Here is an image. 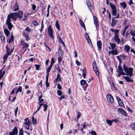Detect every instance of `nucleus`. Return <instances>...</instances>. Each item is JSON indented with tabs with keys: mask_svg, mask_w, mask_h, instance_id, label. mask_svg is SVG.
<instances>
[{
	"mask_svg": "<svg viewBox=\"0 0 135 135\" xmlns=\"http://www.w3.org/2000/svg\"><path fill=\"white\" fill-rule=\"evenodd\" d=\"M18 133V129L16 127H15L12 131L9 132L10 135H17Z\"/></svg>",
	"mask_w": 135,
	"mask_h": 135,
	"instance_id": "9b49d317",
	"label": "nucleus"
},
{
	"mask_svg": "<svg viewBox=\"0 0 135 135\" xmlns=\"http://www.w3.org/2000/svg\"><path fill=\"white\" fill-rule=\"evenodd\" d=\"M97 44L98 49L99 50L102 48V41L100 40L98 41H97Z\"/></svg>",
	"mask_w": 135,
	"mask_h": 135,
	"instance_id": "6ab92c4d",
	"label": "nucleus"
},
{
	"mask_svg": "<svg viewBox=\"0 0 135 135\" xmlns=\"http://www.w3.org/2000/svg\"><path fill=\"white\" fill-rule=\"evenodd\" d=\"M119 32V30H115L114 33H115L114 36H118V33Z\"/></svg>",
	"mask_w": 135,
	"mask_h": 135,
	"instance_id": "09e8293b",
	"label": "nucleus"
},
{
	"mask_svg": "<svg viewBox=\"0 0 135 135\" xmlns=\"http://www.w3.org/2000/svg\"><path fill=\"white\" fill-rule=\"evenodd\" d=\"M55 61L54 60V59L53 57L52 58L51 60V65L53 66V64L54 63Z\"/></svg>",
	"mask_w": 135,
	"mask_h": 135,
	"instance_id": "864d4df0",
	"label": "nucleus"
},
{
	"mask_svg": "<svg viewBox=\"0 0 135 135\" xmlns=\"http://www.w3.org/2000/svg\"><path fill=\"white\" fill-rule=\"evenodd\" d=\"M32 23L35 26H37L38 25V23L35 20H34L32 22Z\"/></svg>",
	"mask_w": 135,
	"mask_h": 135,
	"instance_id": "49530a36",
	"label": "nucleus"
},
{
	"mask_svg": "<svg viewBox=\"0 0 135 135\" xmlns=\"http://www.w3.org/2000/svg\"><path fill=\"white\" fill-rule=\"evenodd\" d=\"M63 57H61V56H59L58 57V62L59 63H60L61 61L62 60V58Z\"/></svg>",
	"mask_w": 135,
	"mask_h": 135,
	"instance_id": "3c124183",
	"label": "nucleus"
},
{
	"mask_svg": "<svg viewBox=\"0 0 135 135\" xmlns=\"http://www.w3.org/2000/svg\"><path fill=\"white\" fill-rule=\"evenodd\" d=\"M93 20L96 29L97 30H98L99 27L98 21L95 16H93Z\"/></svg>",
	"mask_w": 135,
	"mask_h": 135,
	"instance_id": "6e6552de",
	"label": "nucleus"
},
{
	"mask_svg": "<svg viewBox=\"0 0 135 135\" xmlns=\"http://www.w3.org/2000/svg\"><path fill=\"white\" fill-rule=\"evenodd\" d=\"M14 40V37L12 35V36H11V37L10 38L9 42L8 43L9 44H10Z\"/></svg>",
	"mask_w": 135,
	"mask_h": 135,
	"instance_id": "58836bf2",
	"label": "nucleus"
},
{
	"mask_svg": "<svg viewBox=\"0 0 135 135\" xmlns=\"http://www.w3.org/2000/svg\"><path fill=\"white\" fill-rule=\"evenodd\" d=\"M123 78L125 79L126 80V81L128 82H133V80L131 78H129L128 76H123Z\"/></svg>",
	"mask_w": 135,
	"mask_h": 135,
	"instance_id": "ddd939ff",
	"label": "nucleus"
},
{
	"mask_svg": "<svg viewBox=\"0 0 135 135\" xmlns=\"http://www.w3.org/2000/svg\"><path fill=\"white\" fill-rule=\"evenodd\" d=\"M18 107H17L16 108V109L15 110V116H16L17 115V113L18 110Z\"/></svg>",
	"mask_w": 135,
	"mask_h": 135,
	"instance_id": "bf43d9fd",
	"label": "nucleus"
},
{
	"mask_svg": "<svg viewBox=\"0 0 135 135\" xmlns=\"http://www.w3.org/2000/svg\"><path fill=\"white\" fill-rule=\"evenodd\" d=\"M86 3L90 11H91V10L93 9L92 5L91 4L90 2L89 1H86Z\"/></svg>",
	"mask_w": 135,
	"mask_h": 135,
	"instance_id": "a211bd4d",
	"label": "nucleus"
},
{
	"mask_svg": "<svg viewBox=\"0 0 135 135\" xmlns=\"http://www.w3.org/2000/svg\"><path fill=\"white\" fill-rule=\"evenodd\" d=\"M20 42L21 45L22 46V49H23L26 48L25 50V51L27 49L26 48H28V47L29 45L23 40H21L20 41Z\"/></svg>",
	"mask_w": 135,
	"mask_h": 135,
	"instance_id": "0eeeda50",
	"label": "nucleus"
},
{
	"mask_svg": "<svg viewBox=\"0 0 135 135\" xmlns=\"http://www.w3.org/2000/svg\"><path fill=\"white\" fill-rule=\"evenodd\" d=\"M32 120L33 124L35 125L36 123V120L33 117H32Z\"/></svg>",
	"mask_w": 135,
	"mask_h": 135,
	"instance_id": "ea45409f",
	"label": "nucleus"
},
{
	"mask_svg": "<svg viewBox=\"0 0 135 135\" xmlns=\"http://www.w3.org/2000/svg\"><path fill=\"white\" fill-rule=\"evenodd\" d=\"M7 17V19L6 22V24L7 25L8 29L10 30H11L13 26V25L11 22V21H12L11 19H12V18L9 14L8 15Z\"/></svg>",
	"mask_w": 135,
	"mask_h": 135,
	"instance_id": "20e7f679",
	"label": "nucleus"
},
{
	"mask_svg": "<svg viewBox=\"0 0 135 135\" xmlns=\"http://www.w3.org/2000/svg\"><path fill=\"white\" fill-rule=\"evenodd\" d=\"M56 26L58 30L60 29V26L59 23V22L58 20H57L56 21Z\"/></svg>",
	"mask_w": 135,
	"mask_h": 135,
	"instance_id": "7c9ffc66",
	"label": "nucleus"
},
{
	"mask_svg": "<svg viewBox=\"0 0 135 135\" xmlns=\"http://www.w3.org/2000/svg\"><path fill=\"white\" fill-rule=\"evenodd\" d=\"M110 45L112 49H114L115 47L116 44H114L111 43H110Z\"/></svg>",
	"mask_w": 135,
	"mask_h": 135,
	"instance_id": "4c0bfd02",
	"label": "nucleus"
},
{
	"mask_svg": "<svg viewBox=\"0 0 135 135\" xmlns=\"http://www.w3.org/2000/svg\"><path fill=\"white\" fill-rule=\"evenodd\" d=\"M107 98L108 102L111 103H113L114 102L113 97L110 94L107 95Z\"/></svg>",
	"mask_w": 135,
	"mask_h": 135,
	"instance_id": "9d476101",
	"label": "nucleus"
},
{
	"mask_svg": "<svg viewBox=\"0 0 135 135\" xmlns=\"http://www.w3.org/2000/svg\"><path fill=\"white\" fill-rule=\"evenodd\" d=\"M0 38L1 39V40L2 42H4L5 41V38L4 37V36H2Z\"/></svg>",
	"mask_w": 135,
	"mask_h": 135,
	"instance_id": "13d9d810",
	"label": "nucleus"
},
{
	"mask_svg": "<svg viewBox=\"0 0 135 135\" xmlns=\"http://www.w3.org/2000/svg\"><path fill=\"white\" fill-rule=\"evenodd\" d=\"M42 97V94H41V95H40L39 97V99H38V101L39 102V107H41L42 105H44V104H43V103H40L43 102L44 100V99H41V98Z\"/></svg>",
	"mask_w": 135,
	"mask_h": 135,
	"instance_id": "4468645a",
	"label": "nucleus"
},
{
	"mask_svg": "<svg viewBox=\"0 0 135 135\" xmlns=\"http://www.w3.org/2000/svg\"><path fill=\"white\" fill-rule=\"evenodd\" d=\"M120 6L123 7V8L124 9L125 8L127 7V5L126 3L124 2L121 3L120 4Z\"/></svg>",
	"mask_w": 135,
	"mask_h": 135,
	"instance_id": "cd10ccee",
	"label": "nucleus"
},
{
	"mask_svg": "<svg viewBox=\"0 0 135 135\" xmlns=\"http://www.w3.org/2000/svg\"><path fill=\"white\" fill-rule=\"evenodd\" d=\"M83 74L82 75L84 78H85L86 75V68L85 67L84 68L82 71Z\"/></svg>",
	"mask_w": 135,
	"mask_h": 135,
	"instance_id": "4be33fe9",
	"label": "nucleus"
},
{
	"mask_svg": "<svg viewBox=\"0 0 135 135\" xmlns=\"http://www.w3.org/2000/svg\"><path fill=\"white\" fill-rule=\"evenodd\" d=\"M23 36L24 37L26 41H28L30 40V38L28 36V34L25 32H24L22 34Z\"/></svg>",
	"mask_w": 135,
	"mask_h": 135,
	"instance_id": "2eb2a0df",
	"label": "nucleus"
},
{
	"mask_svg": "<svg viewBox=\"0 0 135 135\" xmlns=\"http://www.w3.org/2000/svg\"><path fill=\"white\" fill-rule=\"evenodd\" d=\"M85 36L86 40L88 39V40H89V39H90V38L89 35L87 33H85Z\"/></svg>",
	"mask_w": 135,
	"mask_h": 135,
	"instance_id": "37998d69",
	"label": "nucleus"
},
{
	"mask_svg": "<svg viewBox=\"0 0 135 135\" xmlns=\"http://www.w3.org/2000/svg\"><path fill=\"white\" fill-rule=\"evenodd\" d=\"M58 39L59 41L63 45H65V44L64 42L62 40L61 38L60 37L59 35H58Z\"/></svg>",
	"mask_w": 135,
	"mask_h": 135,
	"instance_id": "72a5a7b5",
	"label": "nucleus"
},
{
	"mask_svg": "<svg viewBox=\"0 0 135 135\" xmlns=\"http://www.w3.org/2000/svg\"><path fill=\"white\" fill-rule=\"evenodd\" d=\"M48 34L49 37L52 39H54L53 36V30L52 29L51 25L49 26L48 28Z\"/></svg>",
	"mask_w": 135,
	"mask_h": 135,
	"instance_id": "39448f33",
	"label": "nucleus"
},
{
	"mask_svg": "<svg viewBox=\"0 0 135 135\" xmlns=\"http://www.w3.org/2000/svg\"><path fill=\"white\" fill-rule=\"evenodd\" d=\"M86 40L87 41L88 43V44H89V45H90V47L92 46V45L91 42V41L90 39H89V40H88V39L87 40Z\"/></svg>",
	"mask_w": 135,
	"mask_h": 135,
	"instance_id": "8fccbe9b",
	"label": "nucleus"
},
{
	"mask_svg": "<svg viewBox=\"0 0 135 135\" xmlns=\"http://www.w3.org/2000/svg\"><path fill=\"white\" fill-rule=\"evenodd\" d=\"M123 68L124 71L126 73V75L131 77L133 75V68L129 67V68L125 64L123 65Z\"/></svg>",
	"mask_w": 135,
	"mask_h": 135,
	"instance_id": "f03ea898",
	"label": "nucleus"
},
{
	"mask_svg": "<svg viewBox=\"0 0 135 135\" xmlns=\"http://www.w3.org/2000/svg\"><path fill=\"white\" fill-rule=\"evenodd\" d=\"M79 23L81 26L85 30H86V28L85 27V25L83 21L81 20H80L79 21Z\"/></svg>",
	"mask_w": 135,
	"mask_h": 135,
	"instance_id": "393cba45",
	"label": "nucleus"
},
{
	"mask_svg": "<svg viewBox=\"0 0 135 135\" xmlns=\"http://www.w3.org/2000/svg\"><path fill=\"white\" fill-rule=\"evenodd\" d=\"M81 115V114L80 113H78L77 117V118L79 119V118L80 117Z\"/></svg>",
	"mask_w": 135,
	"mask_h": 135,
	"instance_id": "69168bd1",
	"label": "nucleus"
},
{
	"mask_svg": "<svg viewBox=\"0 0 135 135\" xmlns=\"http://www.w3.org/2000/svg\"><path fill=\"white\" fill-rule=\"evenodd\" d=\"M109 4L110 5V7L111 8L112 10L116 9L115 6L114 5L113 3H110Z\"/></svg>",
	"mask_w": 135,
	"mask_h": 135,
	"instance_id": "473e14b6",
	"label": "nucleus"
},
{
	"mask_svg": "<svg viewBox=\"0 0 135 135\" xmlns=\"http://www.w3.org/2000/svg\"><path fill=\"white\" fill-rule=\"evenodd\" d=\"M118 70H119V71L118 72H120V73H121L122 74H126L123 71V69L122 68V67L121 66L120 64H119V65L118 66Z\"/></svg>",
	"mask_w": 135,
	"mask_h": 135,
	"instance_id": "dca6fc26",
	"label": "nucleus"
},
{
	"mask_svg": "<svg viewBox=\"0 0 135 135\" xmlns=\"http://www.w3.org/2000/svg\"><path fill=\"white\" fill-rule=\"evenodd\" d=\"M44 27V25H43L42 24V25H41V28L40 30V31L41 32H42V31Z\"/></svg>",
	"mask_w": 135,
	"mask_h": 135,
	"instance_id": "680f3d73",
	"label": "nucleus"
},
{
	"mask_svg": "<svg viewBox=\"0 0 135 135\" xmlns=\"http://www.w3.org/2000/svg\"><path fill=\"white\" fill-rule=\"evenodd\" d=\"M90 133L92 135H97L96 132L94 131H91L90 132Z\"/></svg>",
	"mask_w": 135,
	"mask_h": 135,
	"instance_id": "de8ad7c7",
	"label": "nucleus"
},
{
	"mask_svg": "<svg viewBox=\"0 0 135 135\" xmlns=\"http://www.w3.org/2000/svg\"><path fill=\"white\" fill-rule=\"evenodd\" d=\"M6 48L7 50V53L6 54L4 55L3 57V63H4L5 61L7 60L8 56L11 54L12 52L13 51V50H11V51H10V49L8 48L7 45L6 46Z\"/></svg>",
	"mask_w": 135,
	"mask_h": 135,
	"instance_id": "7ed1b4c3",
	"label": "nucleus"
},
{
	"mask_svg": "<svg viewBox=\"0 0 135 135\" xmlns=\"http://www.w3.org/2000/svg\"><path fill=\"white\" fill-rule=\"evenodd\" d=\"M130 47L127 45H126L124 47V49L126 52H128L130 49Z\"/></svg>",
	"mask_w": 135,
	"mask_h": 135,
	"instance_id": "f3484780",
	"label": "nucleus"
},
{
	"mask_svg": "<svg viewBox=\"0 0 135 135\" xmlns=\"http://www.w3.org/2000/svg\"><path fill=\"white\" fill-rule=\"evenodd\" d=\"M23 131L22 129H21L19 131V135H23Z\"/></svg>",
	"mask_w": 135,
	"mask_h": 135,
	"instance_id": "a18cd8bd",
	"label": "nucleus"
},
{
	"mask_svg": "<svg viewBox=\"0 0 135 135\" xmlns=\"http://www.w3.org/2000/svg\"><path fill=\"white\" fill-rule=\"evenodd\" d=\"M111 53L113 55H116L118 54L117 51L116 50H112Z\"/></svg>",
	"mask_w": 135,
	"mask_h": 135,
	"instance_id": "2f4dec72",
	"label": "nucleus"
},
{
	"mask_svg": "<svg viewBox=\"0 0 135 135\" xmlns=\"http://www.w3.org/2000/svg\"><path fill=\"white\" fill-rule=\"evenodd\" d=\"M106 122L110 126L112 125V124L113 123L112 120H110L109 119H107L106 120Z\"/></svg>",
	"mask_w": 135,
	"mask_h": 135,
	"instance_id": "c756f323",
	"label": "nucleus"
},
{
	"mask_svg": "<svg viewBox=\"0 0 135 135\" xmlns=\"http://www.w3.org/2000/svg\"><path fill=\"white\" fill-rule=\"evenodd\" d=\"M128 25L125 27L124 30L122 32V36H124L126 30L128 28Z\"/></svg>",
	"mask_w": 135,
	"mask_h": 135,
	"instance_id": "b1692460",
	"label": "nucleus"
},
{
	"mask_svg": "<svg viewBox=\"0 0 135 135\" xmlns=\"http://www.w3.org/2000/svg\"><path fill=\"white\" fill-rule=\"evenodd\" d=\"M117 59L119 61V62L121 63L122 62L121 59L120 58L119 56H117Z\"/></svg>",
	"mask_w": 135,
	"mask_h": 135,
	"instance_id": "338daca9",
	"label": "nucleus"
},
{
	"mask_svg": "<svg viewBox=\"0 0 135 135\" xmlns=\"http://www.w3.org/2000/svg\"><path fill=\"white\" fill-rule=\"evenodd\" d=\"M14 8L13 11H16L18 10L19 9L18 4L17 3H16L14 5L13 7Z\"/></svg>",
	"mask_w": 135,
	"mask_h": 135,
	"instance_id": "aec40b11",
	"label": "nucleus"
},
{
	"mask_svg": "<svg viewBox=\"0 0 135 135\" xmlns=\"http://www.w3.org/2000/svg\"><path fill=\"white\" fill-rule=\"evenodd\" d=\"M130 33L132 35V36L134 37L135 36V31L131 30L130 32Z\"/></svg>",
	"mask_w": 135,
	"mask_h": 135,
	"instance_id": "f704fd0d",
	"label": "nucleus"
},
{
	"mask_svg": "<svg viewBox=\"0 0 135 135\" xmlns=\"http://www.w3.org/2000/svg\"><path fill=\"white\" fill-rule=\"evenodd\" d=\"M116 24V20H115L113 18H112V24L111 25V26L112 27H114V26Z\"/></svg>",
	"mask_w": 135,
	"mask_h": 135,
	"instance_id": "412c9836",
	"label": "nucleus"
},
{
	"mask_svg": "<svg viewBox=\"0 0 135 135\" xmlns=\"http://www.w3.org/2000/svg\"><path fill=\"white\" fill-rule=\"evenodd\" d=\"M57 92L58 95L59 96H61L62 94L61 91L60 90H58Z\"/></svg>",
	"mask_w": 135,
	"mask_h": 135,
	"instance_id": "5fc2aeb1",
	"label": "nucleus"
},
{
	"mask_svg": "<svg viewBox=\"0 0 135 135\" xmlns=\"http://www.w3.org/2000/svg\"><path fill=\"white\" fill-rule=\"evenodd\" d=\"M47 107L48 106L47 105L45 104L44 105V111L45 112L47 110Z\"/></svg>",
	"mask_w": 135,
	"mask_h": 135,
	"instance_id": "4d7b16f0",
	"label": "nucleus"
},
{
	"mask_svg": "<svg viewBox=\"0 0 135 135\" xmlns=\"http://www.w3.org/2000/svg\"><path fill=\"white\" fill-rule=\"evenodd\" d=\"M93 68L94 72L98 76H99V73L97 69V66L96 62L94 61L93 63Z\"/></svg>",
	"mask_w": 135,
	"mask_h": 135,
	"instance_id": "423d86ee",
	"label": "nucleus"
},
{
	"mask_svg": "<svg viewBox=\"0 0 135 135\" xmlns=\"http://www.w3.org/2000/svg\"><path fill=\"white\" fill-rule=\"evenodd\" d=\"M52 66V65H50V66L48 68L47 70V72H50Z\"/></svg>",
	"mask_w": 135,
	"mask_h": 135,
	"instance_id": "603ef678",
	"label": "nucleus"
},
{
	"mask_svg": "<svg viewBox=\"0 0 135 135\" xmlns=\"http://www.w3.org/2000/svg\"><path fill=\"white\" fill-rule=\"evenodd\" d=\"M86 83V82L84 80H81L80 81V84L81 85H84Z\"/></svg>",
	"mask_w": 135,
	"mask_h": 135,
	"instance_id": "c03bdc74",
	"label": "nucleus"
},
{
	"mask_svg": "<svg viewBox=\"0 0 135 135\" xmlns=\"http://www.w3.org/2000/svg\"><path fill=\"white\" fill-rule=\"evenodd\" d=\"M76 64L78 66H80V63L78 61H76Z\"/></svg>",
	"mask_w": 135,
	"mask_h": 135,
	"instance_id": "774afa93",
	"label": "nucleus"
},
{
	"mask_svg": "<svg viewBox=\"0 0 135 135\" xmlns=\"http://www.w3.org/2000/svg\"><path fill=\"white\" fill-rule=\"evenodd\" d=\"M23 14V13L22 11H19L17 13H13L9 14L12 17V19L16 21L17 18H19L21 19Z\"/></svg>",
	"mask_w": 135,
	"mask_h": 135,
	"instance_id": "f257e3e1",
	"label": "nucleus"
},
{
	"mask_svg": "<svg viewBox=\"0 0 135 135\" xmlns=\"http://www.w3.org/2000/svg\"><path fill=\"white\" fill-rule=\"evenodd\" d=\"M63 52L61 49L59 48L58 50V55L59 56L63 57Z\"/></svg>",
	"mask_w": 135,
	"mask_h": 135,
	"instance_id": "5701e85b",
	"label": "nucleus"
},
{
	"mask_svg": "<svg viewBox=\"0 0 135 135\" xmlns=\"http://www.w3.org/2000/svg\"><path fill=\"white\" fill-rule=\"evenodd\" d=\"M25 31L30 32H31V30L28 27H27L25 30Z\"/></svg>",
	"mask_w": 135,
	"mask_h": 135,
	"instance_id": "79ce46f5",
	"label": "nucleus"
},
{
	"mask_svg": "<svg viewBox=\"0 0 135 135\" xmlns=\"http://www.w3.org/2000/svg\"><path fill=\"white\" fill-rule=\"evenodd\" d=\"M117 111L119 113L125 116H126L127 115L126 112L122 108H118Z\"/></svg>",
	"mask_w": 135,
	"mask_h": 135,
	"instance_id": "1a4fd4ad",
	"label": "nucleus"
},
{
	"mask_svg": "<svg viewBox=\"0 0 135 135\" xmlns=\"http://www.w3.org/2000/svg\"><path fill=\"white\" fill-rule=\"evenodd\" d=\"M114 40L117 43V44H119L120 43V40L118 36H114L113 38Z\"/></svg>",
	"mask_w": 135,
	"mask_h": 135,
	"instance_id": "f8f14e48",
	"label": "nucleus"
},
{
	"mask_svg": "<svg viewBox=\"0 0 135 135\" xmlns=\"http://www.w3.org/2000/svg\"><path fill=\"white\" fill-rule=\"evenodd\" d=\"M112 13L113 15L114 16L117 15V12L116 9L112 10Z\"/></svg>",
	"mask_w": 135,
	"mask_h": 135,
	"instance_id": "c9c22d12",
	"label": "nucleus"
},
{
	"mask_svg": "<svg viewBox=\"0 0 135 135\" xmlns=\"http://www.w3.org/2000/svg\"><path fill=\"white\" fill-rule=\"evenodd\" d=\"M35 66L36 67V69L37 70H39L41 66V65H37V64H35Z\"/></svg>",
	"mask_w": 135,
	"mask_h": 135,
	"instance_id": "a19ab883",
	"label": "nucleus"
},
{
	"mask_svg": "<svg viewBox=\"0 0 135 135\" xmlns=\"http://www.w3.org/2000/svg\"><path fill=\"white\" fill-rule=\"evenodd\" d=\"M129 127H130L132 130H135V123H132L129 126Z\"/></svg>",
	"mask_w": 135,
	"mask_h": 135,
	"instance_id": "bb28decb",
	"label": "nucleus"
},
{
	"mask_svg": "<svg viewBox=\"0 0 135 135\" xmlns=\"http://www.w3.org/2000/svg\"><path fill=\"white\" fill-rule=\"evenodd\" d=\"M36 8V6L34 4H33L32 5V8L33 10H35Z\"/></svg>",
	"mask_w": 135,
	"mask_h": 135,
	"instance_id": "e2e57ef3",
	"label": "nucleus"
},
{
	"mask_svg": "<svg viewBox=\"0 0 135 135\" xmlns=\"http://www.w3.org/2000/svg\"><path fill=\"white\" fill-rule=\"evenodd\" d=\"M118 103L119 105L120 106L122 107H123L124 106V104L122 101L121 100V99L120 100H119V101H118Z\"/></svg>",
	"mask_w": 135,
	"mask_h": 135,
	"instance_id": "c85d7f7f",
	"label": "nucleus"
},
{
	"mask_svg": "<svg viewBox=\"0 0 135 135\" xmlns=\"http://www.w3.org/2000/svg\"><path fill=\"white\" fill-rule=\"evenodd\" d=\"M4 32L6 36L8 37L9 33L8 30L7 28H5L4 30Z\"/></svg>",
	"mask_w": 135,
	"mask_h": 135,
	"instance_id": "a878e982",
	"label": "nucleus"
},
{
	"mask_svg": "<svg viewBox=\"0 0 135 135\" xmlns=\"http://www.w3.org/2000/svg\"><path fill=\"white\" fill-rule=\"evenodd\" d=\"M17 90H18V92L20 91L21 92L22 91V87L21 86H20L17 89Z\"/></svg>",
	"mask_w": 135,
	"mask_h": 135,
	"instance_id": "052dcab7",
	"label": "nucleus"
},
{
	"mask_svg": "<svg viewBox=\"0 0 135 135\" xmlns=\"http://www.w3.org/2000/svg\"><path fill=\"white\" fill-rule=\"evenodd\" d=\"M59 81H61V78L60 77V75L59 74H57V76L56 77V78L55 80L56 81H58L59 80Z\"/></svg>",
	"mask_w": 135,
	"mask_h": 135,
	"instance_id": "e433bc0d",
	"label": "nucleus"
},
{
	"mask_svg": "<svg viewBox=\"0 0 135 135\" xmlns=\"http://www.w3.org/2000/svg\"><path fill=\"white\" fill-rule=\"evenodd\" d=\"M74 53L75 54L74 57L75 58H76L77 57V52L75 50H74Z\"/></svg>",
	"mask_w": 135,
	"mask_h": 135,
	"instance_id": "0e129e2a",
	"label": "nucleus"
},
{
	"mask_svg": "<svg viewBox=\"0 0 135 135\" xmlns=\"http://www.w3.org/2000/svg\"><path fill=\"white\" fill-rule=\"evenodd\" d=\"M31 122H30L29 120H28L27 122L25 123V124L28 126H30L31 124Z\"/></svg>",
	"mask_w": 135,
	"mask_h": 135,
	"instance_id": "6e6d98bb",
	"label": "nucleus"
}]
</instances>
